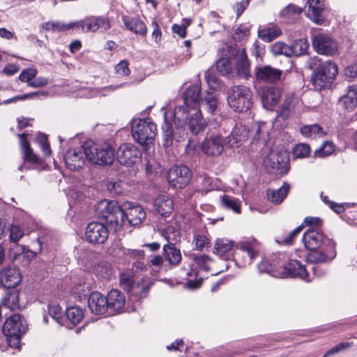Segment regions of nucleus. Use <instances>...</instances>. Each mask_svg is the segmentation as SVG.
Listing matches in <instances>:
<instances>
[{"instance_id":"obj_42","label":"nucleus","mask_w":357,"mask_h":357,"mask_svg":"<svg viewBox=\"0 0 357 357\" xmlns=\"http://www.w3.org/2000/svg\"><path fill=\"white\" fill-rule=\"evenodd\" d=\"M234 247V243L232 240L226 238H217L214 245V252L223 257L229 252Z\"/></svg>"},{"instance_id":"obj_3","label":"nucleus","mask_w":357,"mask_h":357,"mask_svg":"<svg viewBox=\"0 0 357 357\" xmlns=\"http://www.w3.org/2000/svg\"><path fill=\"white\" fill-rule=\"evenodd\" d=\"M156 132V125L150 119H138L132 122V137L146 151H150L153 146Z\"/></svg>"},{"instance_id":"obj_35","label":"nucleus","mask_w":357,"mask_h":357,"mask_svg":"<svg viewBox=\"0 0 357 357\" xmlns=\"http://www.w3.org/2000/svg\"><path fill=\"white\" fill-rule=\"evenodd\" d=\"M20 292L15 289L7 290L2 299V305L11 310H19L23 305L20 303Z\"/></svg>"},{"instance_id":"obj_62","label":"nucleus","mask_w":357,"mask_h":357,"mask_svg":"<svg viewBox=\"0 0 357 357\" xmlns=\"http://www.w3.org/2000/svg\"><path fill=\"white\" fill-rule=\"evenodd\" d=\"M116 73L120 76L128 75L130 70L128 68V63L126 60L120 61L115 67Z\"/></svg>"},{"instance_id":"obj_34","label":"nucleus","mask_w":357,"mask_h":357,"mask_svg":"<svg viewBox=\"0 0 357 357\" xmlns=\"http://www.w3.org/2000/svg\"><path fill=\"white\" fill-rule=\"evenodd\" d=\"M249 135V131L246 128L240 124L236 125L227 137L228 144L231 147L238 146V143L245 141Z\"/></svg>"},{"instance_id":"obj_61","label":"nucleus","mask_w":357,"mask_h":357,"mask_svg":"<svg viewBox=\"0 0 357 357\" xmlns=\"http://www.w3.org/2000/svg\"><path fill=\"white\" fill-rule=\"evenodd\" d=\"M24 233L17 225H12L10 229V239L14 243H17L23 236Z\"/></svg>"},{"instance_id":"obj_46","label":"nucleus","mask_w":357,"mask_h":357,"mask_svg":"<svg viewBox=\"0 0 357 357\" xmlns=\"http://www.w3.org/2000/svg\"><path fill=\"white\" fill-rule=\"evenodd\" d=\"M96 275L102 280H108L113 275V270L107 262H101L95 268Z\"/></svg>"},{"instance_id":"obj_9","label":"nucleus","mask_w":357,"mask_h":357,"mask_svg":"<svg viewBox=\"0 0 357 357\" xmlns=\"http://www.w3.org/2000/svg\"><path fill=\"white\" fill-rule=\"evenodd\" d=\"M192 178L190 169L185 165H176L172 167L167 175L170 185L175 189L184 188Z\"/></svg>"},{"instance_id":"obj_47","label":"nucleus","mask_w":357,"mask_h":357,"mask_svg":"<svg viewBox=\"0 0 357 357\" xmlns=\"http://www.w3.org/2000/svg\"><path fill=\"white\" fill-rule=\"evenodd\" d=\"M66 317L73 325H75L82 320L84 313L79 307H70L66 310Z\"/></svg>"},{"instance_id":"obj_17","label":"nucleus","mask_w":357,"mask_h":357,"mask_svg":"<svg viewBox=\"0 0 357 357\" xmlns=\"http://www.w3.org/2000/svg\"><path fill=\"white\" fill-rule=\"evenodd\" d=\"M145 218L146 213L140 205L132 202L123 203V223L126 218L130 225L137 226L140 225Z\"/></svg>"},{"instance_id":"obj_58","label":"nucleus","mask_w":357,"mask_h":357,"mask_svg":"<svg viewBox=\"0 0 357 357\" xmlns=\"http://www.w3.org/2000/svg\"><path fill=\"white\" fill-rule=\"evenodd\" d=\"M237 70L239 74L246 77L250 74V63L245 56L237 61Z\"/></svg>"},{"instance_id":"obj_7","label":"nucleus","mask_w":357,"mask_h":357,"mask_svg":"<svg viewBox=\"0 0 357 357\" xmlns=\"http://www.w3.org/2000/svg\"><path fill=\"white\" fill-rule=\"evenodd\" d=\"M266 169L272 174H286L289 169V157L285 151L271 150L264 160Z\"/></svg>"},{"instance_id":"obj_41","label":"nucleus","mask_w":357,"mask_h":357,"mask_svg":"<svg viewBox=\"0 0 357 357\" xmlns=\"http://www.w3.org/2000/svg\"><path fill=\"white\" fill-rule=\"evenodd\" d=\"M206 123L202 119L200 111L195 112V114L191 115L188 122V126L190 131L195 135L204 131Z\"/></svg>"},{"instance_id":"obj_37","label":"nucleus","mask_w":357,"mask_h":357,"mask_svg":"<svg viewBox=\"0 0 357 357\" xmlns=\"http://www.w3.org/2000/svg\"><path fill=\"white\" fill-rule=\"evenodd\" d=\"M162 145L165 147H169L173 144L174 139H176L179 142L183 137H180L179 132H178V138L176 137L177 133H174L173 126L171 123L168 122L166 113L165 114V123L162 126Z\"/></svg>"},{"instance_id":"obj_14","label":"nucleus","mask_w":357,"mask_h":357,"mask_svg":"<svg viewBox=\"0 0 357 357\" xmlns=\"http://www.w3.org/2000/svg\"><path fill=\"white\" fill-rule=\"evenodd\" d=\"M174 232V228L168 227L162 231V236L168 242L163 246L165 258L170 264L176 266L181 262L182 257L180 250L177 249L171 242L172 238L169 234Z\"/></svg>"},{"instance_id":"obj_21","label":"nucleus","mask_w":357,"mask_h":357,"mask_svg":"<svg viewBox=\"0 0 357 357\" xmlns=\"http://www.w3.org/2000/svg\"><path fill=\"white\" fill-rule=\"evenodd\" d=\"M339 106L344 110L350 112L357 106V86H347L338 99Z\"/></svg>"},{"instance_id":"obj_23","label":"nucleus","mask_w":357,"mask_h":357,"mask_svg":"<svg viewBox=\"0 0 357 357\" xmlns=\"http://www.w3.org/2000/svg\"><path fill=\"white\" fill-rule=\"evenodd\" d=\"M0 279L2 284L7 289H13L22 280L19 271L11 267H5L0 271Z\"/></svg>"},{"instance_id":"obj_43","label":"nucleus","mask_w":357,"mask_h":357,"mask_svg":"<svg viewBox=\"0 0 357 357\" xmlns=\"http://www.w3.org/2000/svg\"><path fill=\"white\" fill-rule=\"evenodd\" d=\"M309 44L305 39L296 40L291 46H289L291 56H298L305 54L307 51Z\"/></svg>"},{"instance_id":"obj_8","label":"nucleus","mask_w":357,"mask_h":357,"mask_svg":"<svg viewBox=\"0 0 357 357\" xmlns=\"http://www.w3.org/2000/svg\"><path fill=\"white\" fill-rule=\"evenodd\" d=\"M303 242L305 247L311 250H315L321 246L327 247L328 249L335 248V243L317 229L306 231L303 236Z\"/></svg>"},{"instance_id":"obj_18","label":"nucleus","mask_w":357,"mask_h":357,"mask_svg":"<svg viewBox=\"0 0 357 357\" xmlns=\"http://www.w3.org/2000/svg\"><path fill=\"white\" fill-rule=\"evenodd\" d=\"M201 149L204 153L210 157L220 155L224 150L222 137L219 134L210 135L202 144Z\"/></svg>"},{"instance_id":"obj_33","label":"nucleus","mask_w":357,"mask_h":357,"mask_svg":"<svg viewBox=\"0 0 357 357\" xmlns=\"http://www.w3.org/2000/svg\"><path fill=\"white\" fill-rule=\"evenodd\" d=\"M336 256L335 248L328 249L324 247V252H312L307 257V261L311 264H319L331 261Z\"/></svg>"},{"instance_id":"obj_36","label":"nucleus","mask_w":357,"mask_h":357,"mask_svg":"<svg viewBox=\"0 0 357 357\" xmlns=\"http://www.w3.org/2000/svg\"><path fill=\"white\" fill-rule=\"evenodd\" d=\"M124 26L130 31L136 34L144 36L147 33V28L144 22L138 18L123 17Z\"/></svg>"},{"instance_id":"obj_11","label":"nucleus","mask_w":357,"mask_h":357,"mask_svg":"<svg viewBox=\"0 0 357 357\" xmlns=\"http://www.w3.org/2000/svg\"><path fill=\"white\" fill-rule=\"evenodd\" d=\"M298 278L305 281H310L309 273L305 266L297 260H289L287 263L280 261L279 278Z\"/></svg>"},{"instance_id":"obj_15","label":"nucleus","mask_w":357,"mask_h":357,"mask_svg":"<svg viewBox=\"0 0 357 357\" xmlns=\"http://www.w3.org/2000/svg\"><path fill=\"white\" fill-rule=\"evenodd\" d=\"M312 45L314 50L320 54L333 56L337 52V43L324 34L316 35L313 38Z\"/></svg>"},{"instance_id":"obj_44","label":"nucleus","mask_w":357,"mask_h":357,"mask_svg":"<svg viewBox=\"0 0 357 357\" xmlns=\"http://www.w3.org/2000/svg\"><path fill=\"white\" fill-rule=\"evenodd\" d=\"M281 34V31L278 26H272L259 31V37L266 42H271Z\"/></svg>"},{"instance_id":"obj_50","label":"nucleus","mask_w":357,"mask_h":357,"mask_svg":"<svg viewBox=\"0 0 357 357\" xmlns=\"http://www.w3.org/2000/svg\"><path fill=\"white\" fill-rule=\"evenodd\" d=\"M271 52L274 55L283 54L291 56L289 46L282 42H276L271 46Z\"/></svg>"},{"instance_id":"obj_49","label":"nucleus","mask_w":357,"mask_h":357,"mask_svg":"<svg viewBox=\"0 0 357 357\" xmlns=\"http://www.w3.org/2000/svg\"><path fill=\"white\" fill-rule=\"evenodd\" d=\"M206 107L207 111L211 114H214L218 107V99L215 93L213 92L207 93L203 101Z\"/></svg>"},{"instance_id":"obj_32","label":"nucleus","mask_w":357,"mask_h":357,"mask_svg":"<svg viewBox=\"0 0 357 357\" xmlns=\"http://www.w3.org/2000/svg\"><path fill=\"white\" fill-rule=\"evenodd\" d=\"M120 285L121 287L127 291H132L135 294H139L140 297H144L146 295L149 287L142 286L140 287L134 286L133 280L131 276L126 274H121L120 278Z\"/></svg>"},{"instance_id":"obj_63","label":"nucleus","mask_w":357,"mask_h":357,"mask_svg":"<svg viewBox=\"0 0 357 357\" xmlns=\"http://www.w3.org/2000/svg\"><path fill=\"white\" fill-rule=\"evenodd\" d=\"M22 335H6L7 337V342L10 347L20 349V338Z\"/></svg>"},{"instance_id":"obj_19","label":"nucleus","mask_w":357,"mask_h":357,"mask_svg":"<svg viewBox=\"0 0 357 357\" xmlns=\"http://www.w3.org/2000/svg\"><path fill=\"white\" fill-rule=\"evenodd\" d=\"M63 159L67 168L72 171H78L85 165L87 158L82 147V149H70L64 155Z\"/></svg>"},{"instance_id":"obj_22","label":"nucleus","mask_w":357,"mask_h":357,"mask_svg":"<svg viewBox=\"0 0 357 357\" xmlns=\"http://www.w3.org/2000/svg\"><path fill=\"white\" fill-rule=\"evenodd\" d=\"M306 15L314 22L321 24L324 21V7L321 0H308Z\"/></svg>"},{"instance_id":"obj_55","label":"nucleus","mask_w":357,"mask_h":357,"mask_svg":"<svg viewBox=\"0 0 357 357\" xmlns=\"http://www.w3.org/2000/svg\"><path fill=\"white\" fill-rule=\"evenodd\" d=\"M217 70L222 75H227L231 70V63L228 58H221L216 62Z\"/></svg>"},{"instance_id":"obj_40","label":"nucleus","mask_w":357,"mask_h":357,"mask_svg":"<svg viewBox=\"0 0 357 357\" xmlns=\"http://www.w3.org/2000/svg\"><path fill=\"white\" fill-rule=\"evenodd\" d=\"M289 190V185L284 183L282 187L277 190H268V199L275 204H280L287 197Z\"/></svg>"},{"instance_id":"obj_28","label":"nucleus","mask_w":357,"mask_h":357,"mask_svg":"<svg viewBox=\"0 0 357 357\" xmlns=\"http://www.w3.org/2000/svg\"><path fill=\"white\" fill-rule=\"evenodd\" d=\"M154 208L162 216H167L174 209V203L168 195H160L154 200Z\"/></svg>"},{"instance_id":"obj_45","label":"nucleus","mask_w":357,"mask_h":357,"mask_svg":"<svg viewBox=\"0 0 357 357\" xmlns=\"http://www.w3.org/2000/svg\"><path fill=\"white\" fill-rule=\"evenodd\" d=\"M44 29L52 31H64L76 27V22L64 24L59 22H48L44 24Z\"/></svg>"},{"instance_id":"obj_31","label":"nucleus","mask_w":357,"mask_h":357,"mask_svg":"<svg viewBox=\"0 0 357 357\" xmlns=\"http://www.w3.org/2000/svg\"><path fill=\"white\" fill-rule=\"evenodd\" d=\"M184 103L186 107L196 109L201 100V89L199 86L193 85L188 88L183 93Z\"/></svg>"},{"instance_id":"obj_20","label":"nucleus","mask_w":357,"mask_h":357,"mask_svg":"<svg viewBox=\"0 0 357 357\" xmlns=\"http://www.w3.org/2000/svg\"><path fill=\"white\" fill-rule=\"evenodd\" d=\"M282 71L269 65L257 67L255 77L257 81L266 83H276L280 80Z\"/></svg>"},{"instance_id":"obj_52","label":"nucleus","mask_w":357,"mask_h":357,"mask_svg":"<svg viewBox=\"0 0 357 357\" xmlns=\"http://www.w3.org/2000/svg\"><path fill=\"white\" fill-rule=\"evenodd\" d=\"M49 315L59 324L63 325V314L61 308L57 305H50L48 306Z\"/></svg>"},{"instance_id":"obj_13","label":"nucleus","mask_w":357,"mask_h":357,"mask_svg":"<svg viewBox=\"0 0 357 357\" xmlns=\"http://www.w3.org/2000/svg\"><path fill=\"white\" fill-rule=\"evenodd\" d=\"M109 231L107 227L99 222H90L85 231L86 240L94 244L104 243L107 239Z\"/></svg>"},{"instance_id":"obj_6","label":"nucleus","mask_w":357,"mask_h":357,"mask_svg":"<svg viewBox=\"0 0 357 357\" xmlns=\"http://www.w3.org/2000/svg\"><path fill=\"white\" fill-rule=\"evenodd\" d=\"M98 211L103 218L116 227L123 225V204L120 206L115 200L104 199L100 201L97 207Z\"/></svg>"},{"instance_id":"obj_57","label":"nucleus","mask_w":357,"mask_h":357,"mask_svg":"<svg viewBox=\"0 0 357 357\" xmlns=\"http://www.w3.org/2000/svg\"><path fill=\"white\" fill-rule=\"evenodd\" d=\"M301 12L302 8L294 5H289L281 11V15L289 19H294V16L299 15Z\"/></svg>"},{"instance_id":"obj_59","label":"nucleus","mask_w":357,"mask_h":357,"mask_svg":"<svg viewBox=\"0 0 357 357\" xmlns=\"http://www.w3.org/2000/svg\"><path fill=\"white\" fill-rule=\"evenodd\" d=\"M266 124L264 122L259 123L257 125H255V135L254 138L257 140L262 139L263 143L266 142V135L268 134V130L264 129Z\"/></svg>"},{"instance_id":"obj_16","label":"nucleus","mask_w":357,"mask_h":357,"mask_svg":"<svg viewBox=\"0 0 357 357\" xmlns=\"http://www.w3.org/2000/svg\"><path fill=\"white\" fill-rule=\"evenodd\" d=\"M27 329L24 317L19 314L9 317L4 322L3 332L5 335H23Z\"/></svg>"},{"instance_id":"obj_1","label":"nucleus","mask_w":357,"mask_h":357,"mask_svg":"<svg viewBox=\"0 0 357 357\" xmlns=\"http://www.w3.org/2000/svg\"><path fill=\"white\" fill-rule=\"evenodd\" d=\"M305 66L312 70L311 82L316 90H322L330 86L336 75L338 70L337 65L331 61H323L319 56L310 57Z\"/></svg>"},{"instance_id":"obj_48","label":"nucleus","mask_w":357,"mask_h":357,"mask_svg":"<svg viewBox=\"0 0 357 357\" xmlns=\"http://www.w3.org/2000/svg\"><path fill=\"white\" fill-rule=\"evenodd\" d=\"M221 202L224 206L231 209L235 213H238L241 212L240 202L237 199L224 195L221 197Z\"/></svg>"},{"instance_id":"obj_12","label":"nucleus","mask_w":357,"mask_h":357,"mask_svg":"<svg viewBox=\"0 0 357 357\" xmlns=\"http://www.w3.org/2000/svg\"><path fill=\"white\" fill-rule=\"evenodd\" d=\"M116 158L121 165L130 167L140 160L141 151L132 144H123L117 150Z\"/></svg>"},{"instance_id":"obj_53","label":"nucleus","mask_w":357,"mask_h":357,"mask_svg":"<svg viewBox=\"0 0 357 357\" xmlns=\"http://www.w3.org/2000/svg\"><path fill=\"white\" fill-rule=\"evenodd\" d=\"M192 243L194 245V249L196 250H202L205 247H207L209 244L208 238L200 234H195L193 237Z\"/></svg>"},{"instance_id":"obj_38","label":"nucleus","mask_w":357,"mask_h":357,"mask_svg":"<svg viewBox=\"0 0 357 357\" xmlns=\"http://www.w3.org/2000/svg\"><path fill=\"white\" fill-rule=\"evenodd\" d=\"M280 259H271V261L264 259L258 264V268L261 273H267L271 275L279 278Z\"/></svg>"},{"instance_id":"obj_39","label":"nucleus","mask_w":357,"mask_h":357,"mask_svg":"<svg viewBox=\"0 0 357 357\" xmlns=\"http://www.w3.org/2000/svg\"><path fill=\"white\" fill-rule=\"evenodd\" d=\"M300 132L303 137L311 139L320 138L326 135L323 128L317 123L301 126Z\"/></svg>"},{"instance_id":"obj_64","label":"nucleus","mask_w":357,"mask_h":357,"mask_svg":"<svg viewBox=\"0 0 357 357\" xmlns=\"http://www.w3.org/2000/svg\"><path fill=\"white\" fill-rule=\"evenodd\" d=\"M151 25L153 27L151 36L156 43H158L160 41L162 38V32L160 31V28L155 21H153Z\"/></svg>"},{"instance_id":"obj_27","label":"nucleus","mask_w":357,"mask_h":357,"mask_svg":"<svg viewBox=\"0 0 357 357\" xmlns=\"http://www.w3.org/2000/svg\"><path fill=\"white\" fill-rule=\"evenodd\" d=\"M188 111L186 106H178L174 108L173 116L174 123L176 130L179 131L180 137H184L186 132L184 127L186 125V121L188 118Z\"/></svg>"},{"instance_id":"obj_4","label":"nucleus","mask_w":357,"mask_h":357,"mask_svg":"<svg viewBox=\"0 0 357 357\" xmlns=\"http://www.w3.org/2000/svg\"><path fill=\"white\" fill-rule=\"evenodd\" d=\"M259 243L255 239L242 241L236 245L234 261L238 267L250 265L259 255Z\"/></svg>"},{"instance_id":"obj_26","label":"nucleus","mask_w":357,"mask_h":357,"mask_svg":"<svg viewBox=\"0 0 357 357\" xmlns=\"http://www.w3.org/2000/svg\"><path fill=\"white\" fill-rule=\"evenodd\" d=\"M108 303L109 314L120 312L125 305L124 295L117 289L111 290L105 297Z\"/></svg>"},{"instance_id":"obj_29","label":"nucleus","mask_w":357,"mask_h":357,"mask_svg":"<svg viewBox=\"0 0 357 357\" xmlns=\"http://www.w3.org/2000/svg\"><path fill=\"white\" fill-rule=\"evenodd\" d=\"M27 134L25 132L19 135L20 145L22 149V153L25 162H29L33 165H40L42 160H40L36 155L33 152V150L29 146V143L26 140Z\"/></svg>"},{"instance_id":"obj_24","label":"nucleus","mask_w":357,"mask_h":357,"mask_svg":"<svg viewBox=\"0 0 357 357\" xmlns=\"http://www.w3.org/2000/svg\"><path fill=\"white\" fill-rule=\"evenodd\" d=\"M88 306L92 313L104 314L108 310V303L105 296L98 291L93 292L89 297Z\"/></svg>"},{"instance_id":"obj_5","label":"nucleus","mask_w":357,"mask_h":357,"mask_svg":"<svg viewBox=\"0 0 357 357\" xmlns=\"http://www.w3.org/2000/svg\"><path fill=\"white\" fill-rule=\"evenodd\" d=\"M252 92L245 86H234L228 92V103L234 110L242 112L252 106Z\"/></svg>"},{"instance_id":"obj_54","label":"nucleus","mask_w":357,"mask_h":357,"mask_svg":"<svg viewBox=\"0 0 357 357\" xmlns=\"http://www.w3.org/2000/svg\"><path fill=\"white\" fill-rule=\"evenodd\" d=\"M47 94V92H46L45 91H39L33 92V93H26V94L22 95V96H15V97H13L12 98H9L8 100H6L3 101V103L5 104V105H8V104L16 102L17 100H25V99H27V98H36V97H38L40 95L43 96H45Z\"/></svg>"},{"instance_id":"obj_25","label":"nucleus","mask_w":357,"mask_h":357,"mask_svg":"<svg viewBox=\"0 0 357 357\" xmlns=\"http://www.w3.org/2000/svg\"><path fill=\"white\" fill-rule=\"evenodd\" d=\"M260 96L264 107L271 110L279 102L280 91L275 87L266 86L261 90Z\"/></svg>"},{"instance_id":"obj_30","label":"nucleus","mask_w":357,"mask_h":357,"mask_svg":"<svg viewBox=\"0 0 357 357\" xmlns=\"http://www.w3.org/2000/svg\"><path fill=\"white\" fill-rule=\"evenodd\" d=\"M211 259L205 255L195 256L193 257V264L191 269L187 273L188 276H197L199 270L208 271L212 264Z\"/></svg>"},{"instance_id":"obj_2","label":"nucleus","mask_w":357,"mask_h":357,"mask_svg":"<svg viewBox=\"0 0 357 357\" xmlns=\"http://www.w3.org/2000/svg\"><path fill=\"white\" fill-rule=\"evenodd\" d=\"M87 160L100 166L110 165L115 158L114 151L112 146L107 143H95L87 141L82 145Z\"/></svg>"},{"instance_id":"obj_56","label":"nucleus","mask_w":357,"mask_h":357,"mask_svg":"<svg viewBox=\"0 0 357 357\" xmlns=\"http://www.w3.org/2000/svg\"><path fill=\"white\" fill-rule=\"evenodd\" d=\"M334 149V144L331 142L326 141L315 151V155L318 157H326L331 155Z\"/></svg>"},{"instance_id":"obj_51","label":"nucleus","mask_w":357,"mask_h":357,"mask_svg":"<svg viewBox=\"0 0 357 357\" xmlns=\"http://www.w3.org/2000/svg\"><path fill=\"white\" fill-rule=\"evenodd\" d=\"M310 147L307 144H299L295 146L293 149V155L295 158H303L309 155Z\"/></svg>"},{"instance_id":"obj_10","label":"nucleus","mask_w":357,"mask_h":357,"mask_svg":"<svg viewBox=\"0 0 357 357\" xmlns=\"http://www.w3.org/2000/svg\"><path fill=\"white\" fill-rule=\"evenodd\" d=\"M76 28L83 32H104L110 28V22L107 17L103 16H90L76 22Z\"/></svg>"},{"instance_id":"obj_60","label":"nucleus","mask_w":357,"mask_h":357,"mask_svg":"<svg viewBox=\"0 0 357 357\" xmlns=\"http://www.w3.org/2000/svg\"><path fill=\"white\" fill-rule=\"evenodd\" d=\"M37 71L33 68H27L22 71L19 79L22 82H31L30 81L36 77Z\"/></svg>"}]
</instances>
